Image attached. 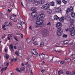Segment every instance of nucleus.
I'll return each instance as SVG.
<instances>
[{"mask_svg":"<svg viewBox=\"0 0 75 75\" xmlns=\"http://www.w3.org/2000/svg\"><path fill=\"white\" fill-rule=\"evenodd\" d=\"M44 3H45V0H33V4L34 6L43 4Z\"/></svg>","mask_w":75,"mask_h":75,"instance_id":"obj_1","label":"nucleus"},{"mask_svg":"<svg viewBox=\"0 0 75 75\" xmlns=\"http://www.w3.org/2000/svg\"><path fill=\"white\" fill-rule=\"evenodd\" d=\"M44 21L43 20H39L35 22V27L36 28H38L39 27H42L44 26V24L43 23Z\"/></svg>","mask_w":75,"mask_h":75,"instance_id":"obj_2","label":"nucleus"},{"mask_svg":"<svg viewBox=\"0 0 75 75\" xmlns=\"http://www.w3.org/2000/svg\"><path fill=\"white\" fill-rule=\"evenodd\" d=\"M50 7V4L48 3H47L46 4L43 5L41 7V8L42 10H48Z\"/></svg>","mask_w":75,"mask_h":75,"instance_id":"obj_3","label":"nucleus"},{"mask_svg":"<svg viewBox=\"0 0 75 75\" xmlns=\"http://www.w3.org/2000/svg\"><path fill=\"white\" fill-rule=\"evenodd\" d=\"M44 17H45V15H44V13H42L37 16L36 18V19L37 20H41L42 18H44Z\"/></svg>","mask_w":75,"mask_h":75,"instance_id":"obj_4","label":"nucleus"},{"mask_svg":"<svg viewBox=\"0 0 75 75\" xmlns=\"http://www.w3.org/2000/svg\"><path fill=\"white\" fill-rule=\"evenodd\" d=\"M62 32H63V30L62 29H58L57 31V35L59 36H61L62 34Z\"/></svg>","mask_w":75,"mask_h":75,"instance_id":"obj_5","label":"nucleus"},{"mask_svg":"<svg viewBox=\"0 0 75 75\" xmlns=\"http://www.w3.org/2000/svg\"><path fill=\"white\" fill-rule=\"evenodd\" d=\"M62 27V24L61 23L58 22L56 24V27L58 29H61V28Z\"/></svg>","mask_w":75,"mask_h":75,"instance_id":"obj_6","label":"nucleus"},{"mask_svg":"<svg viewBox=\"0 0 75 75\" xmlns=\"http://www.w3.org/2000/svg\"><path fill=\"white\" fill-rule=\"evenodd\" d=\"M57 11H55L57 13H62V9L61 7H59L57 8Z\"/></svg>","mask_w":75,"mask_h":75,"instance_id":"obj_7","label":"nucleus"},{"mask_svg":"<svg viewBox=\"0 0 75 75\" xmlns=\"http://www.w3.org/2000/svg\"><path fill=\"white\" fill-rule=\"evenodd\" d=\"M31 52L33 55H38V53L35 50H31Z\"/></svg>","mask_w":75,"mask_h":75,"instance_id":"obj_8","label":"nucleus"},{"mask_svg":"<svg viewBox=\"0 0 75 75\" xmlns=\"http://www.w3.org/2000/svg\"><path fill=\"white\" fill-rule=\"evenodd\" d=\"M5 24L6 26L8 27H11L12 26V24L11 23L9 22H6L5 23Z\"/></svg>","mask_w":75,"mask_h":75,"instance_id":"obj_9","label":"nucleus"},{"mask_svg":"<svg viewBox=\"0 0 75 75\" xmlns=\"http://www.w3.org/2000/svg\"><path fill=\"white\" fill-rule=\"evenodd\" d=\"M38 13L36 11L33 12L31 13V16H34L35 17H36L37 16Z\"/></svg>","mask_w":75,"mask_h":75,"instance_id":"obj_10","label":"nucleus"},{"mask_svg":"<svg viewBox=\"0 0 75 75\" xmlns=\"http://www.w3.org/2000/svg\"><path fill=\"white\" fill-rule=\"evenodd\" d=\"M74 25L73 24H71L69 26L70 30H74Z\"/></svg>","mask_w":75,"mask_h":75,"instance_id":"obj_11","label":"nucleus"},{"mask_svg":"<svg viewBox=\"0 0 75 75\" xmlns=\"http://www.w3.org/2000/svg\"><path fill=\"white\" fill-rule=\"evenodd\" d=\"M70 33L71 35V36H74L75 35V30H70Z\"/></svg>","mask_w":75,"mask_h":75,"instance_id":"obj_12","label":"nucleus"},{"mask_svg":"<svg viewBox=\"0 0 75 75\" xmlns=\"http://www.w3.org/2000/svg\"><path fill=\"white\" fill-rule=\"evenodd\" d=\"M38 55L40 57V58H41V59H44V57H45V55L44 54H39Z\"/></svg>","mask_w":75,"mask_h":75,"instance_id":"obj_13","label":"nucleus"},{"mask_svg":"<svg viewBox=\"0 0 75 75\" xmlns=\"http://www.w3.org/2000/svg\"><path fill=\"white\" fill-rule=\"evenodd\" d=\"M67 10H69L70 12L72 13L73 11L74 8L72 6H71L70 8H67Z\"/></svg>","mask_w":75,"mask_h":75,"instance_id":"obj_14","label":"nucleus"},{"mask_svg":"<svg viewBox=\"0 0 75 75\" xmlns=\"http://www.w3.org/2000/svg\"><path fill=\"white\" fill-rule=\"evenodd\" d=\"M65 19L67 21H69L70 19H71L70 16L68 15L66 16L65 17Z\"/></svg>","mask_w":75,"mask_h":75,"instance_id":"obj_15","label":"nucleus"},{"mask_svg":"<svg viewBox=\"0 0 75 75\" xmlns=\"http://www.w3.org/2000/svg\"><path fill=\"white\" fill-rule=\"evenodd\" d=\"M54 20H57L58 19H59V17L57 15H55L54 16Z\"/></svg>","mask_w":75,"mask_h":75,"instance_id":"obj_16","label":"nucleus"},{"mask_svg":"<svg viewBox=\"0 0 75 75\" xmlns=\"http://www.w3.org/2000/svg\"><path fill=\"white\" fill-rule=\"evenodd\" d=\"M47 12L48 14H51L52 13V10L50 9H49L47 11Z\"/></svg>","mask_w":75,"mask_h":75,"instance_id":"obj_17","label":"nucleus"},{"mask_svg":"<svg viewBox=\"0 0 75 75\" xmlns=\"http://www.w3.org/2000/svg\"><path fill=\"white\" fill-rule=\"evenodd\" d=\"M50 6H55V5L54 4H55V2H54V1H52L50 3Z\"/></svg>","mask_w":75,"mask_h":75,"instance_id":"obj_18","label":"nucleus"},{"mask_svg":"<svg viewBox=\"0 0 75 75\" xmlns=\"http://www.w3.org/2000/svg\"><path fill=\"white\" fill-rule=\"evenodd\" d=\"M71 16L73 18H75V13H71Z\"/></svg>","mask_w":75,"mask_h":75,"instance_id":"obj_19","label":"nucleus"},{"mask_svg":"<svg viewBox=\"0 0 75 75\" xmlns=\"http://www.w3.org/2000/svg\"><path fill=\"white\" fill-rule=\"evenodd\" d=\"M4 65L5 66L7 67L8 65H9V63L8 62H5L4 63Z\"/></svg>","mask_w":75,"mask_h":75,"instance_id":"obj_20","label":"nucleus"},{"mask_svg":"<svg viewBox=\"0 0 75 75\" xmlns=\"http://www.w3.org/2000/svg\"><path fill=\"white\" fill-rule=\"evenodd\" d=\"M57 4H59V5H60L61 4V0H56Z\"/></svg>","mask_w":75,"mask_h":75,"instance_id":"obj_21","label":"nucleus"},{"mask_svg":"<svg viewBox=\"0 0 75 75\" xmlns=\"http://www.w3.org/2000/svg\"><path fill=\"white\" fill-rule=\"evenodd\" d=\"M64 74L63 72V70H61L58 71V74L59 75H61V74Z\"/></svg>","mask_w":75,"mask_h":75,"instance_id":"obj_22","label":"nucleus"},{"mask_svg":"<svg viewBox=\"0 0 75 75\" xmlns=\"http://www.w3.org/2000/svg\"><path fill=\"white\" fill-rule=\"evenodd\" d=\"M74 21H75V20H74V19H70V23H71V24H73V23H74Z\"/></svg>","mask_w":75,"mask_h":75,"instance_id":"obj_23","label":"nucleus"},{"mask_svg":"<svg viewBox=\"0 0 75 75\" xmlns=\"http://www.w3.org/2000/svg\"><path fill=\"white\" fill-rule=\"evenodd\" d=\"M37 8L35 7H33L31 8V11H36V10H37Z\"/></svg>","mask_w":75,"mask_h":75,"instance_id":"obj_24","label":"nucleus"},{"mask_svg":"<svg viewBox=\"0 0 75 75\" xmlns=\"http://www.w3.org/2000/svg\"><path fill=\"white\" fill-rule=\"evenodd\" d=\"M64 17H62L61 18H60L59 19V21L60 22H62L64 20Z\"/></svg>","mask_w":75,"mask_h":75,"instance_id":"obj_25","label":"nucleus"},{"mask_svg":"<svg viewBox=\"0 0 75 75\" xmlns=\"http://www.w3.org/2000/svg\"><path fill=\"white\" fill-rule=\"evenodd\" d=\"M10 47H11V50L12 51H14V49H13V45L12 44H11L10 46Z\"/></svg>","mask_w":75,"mask_h":75,"instance_id":"obj_26","label":"nucleus"},{"mask_svg":"<svg viewBox=\"0 0 75 75\" xmlns=\"http://www.w3.org/2000/svg\"><path fill=\"white\" fill-rule=\"evenodd\" d=\"M21 26V25L20 23H19L17 24V27L19 28Z\"/></svg>","mask_w":75,"mask_h":75,"instance_id":"obj_27","label":"nucleus"},{"mask_svg":"<svg viewBox=\"0 0 75 75\" xmlns=\"http://www.w3.org/2000/svg\"><path fill=\"white\" fill-rule=\"evenodd\" d=\"M10 18L11 20H14V16L13 15H11Z\"/></svg>","mask_w":75,"mask_h":75,"instance_id":"obj_28","label":"nucleus"},{"mask_svg":"<svg viewBox=\"0 0 75 75\" xmlns=\"http://www.w3.org/2000/svg\"><path fill=\"white\" fill-rule=\"evenodd\" d=\"M44 46V42H41L40 45V47H43Z\"/></svg>","mask_w":75,"mask_h":75,"instance_id":"obj_29","label":"nucleus"},{"mask_svg":"<svg viewBox=\"0 0 75 75\" xmlns=\"http://www.w3.org/2000/svg\"><path fill=\"white\" fill-rule=\"evenodd\" d=\"M70 47L71 48H75V44H72L70 45Z\"/></svg>","mask_w":75,"mask_h":75,"instance_id":"obj_30","label":"nucleus"},{"mask_svg":"<svg viewBox=\"0 0 75 75\" xmlns=\"http://www.w3.org/2000/svg\"><path fill=\"white\" fill-rule=\"evenodd\" d=\"M71 58H73L74 59V58H75V55L74 54L70 56Z\"/></svg>","mask_w":75,"mask_h":75,"instance_id":"obj_31","label":"nucleus"},{"mask_svg":"<svg viewBox=\"0 0 75 75\" xmlns=\"http://www.w3.org/2000/svg\"><path fill=\"white\" fill-rule=\"evenodd\" d=\"M26 41L28 43H30V42H31V40L30 39H27L26 40Z\"/></svg>","mask_w":75,"mask_h":75,"instance_id":"obj_32","label":"nucleus"},{"mask_svg":"<svg viewBox=\"0 0 75 75\" xmlns=\"http://www.w3.org/2000/svg\"><path fill=\"white\" fill-rule=\"evenodd\" d=\"M9 57V56H8V55L7 54H6V55L5 56V58H6V59H8Z\"/></svg>","mask_w":75,"mask_h":75,"instance_id":"obj_33","label":"nucleus"},{"mask_svg":"<svg viewBox=\"0 0 75 75\" xmlns=\"http://www.w3.org/2000/svg\"><path fill=\"white\" fill-rule=\"evenodd\" d=\"M28 3H30L33 1V0H25Z\"/></svg>","mask_w":75,"mask_h":75,"instance_id":"obj_34","label":"nucleus"},{"mask_svg":"<svg viewBox=\"0 0 75 75\" xmlns=\"http://www.w3.org/2000/svg\"><path fill=\"white\" fill-rule=\"evenodd\" d=\"M62 2L64 4H66L67 3V1L65 0H63L62 1Z\"/></svg>","mask_w":75,"mask_h":75,"instance_id":"obj_35","label":"nucleus"},{"mask_svg":"<svg viewBox=\"0 0 75 75\" xmlns=\"http://www.w3.org/2000/svg\"><path fill=\"white\" fill-rule=\"evenodd\" d=\"M4 50L5 52H7V51H8L7 47H6L5 48Z\"/></svg>","mask_w":75,"mask_h":75,"instance_id":"obj_36","label":"nucleus"},{"mask_svg":"<svg viewBox=\"0 0 75 75\" xmlns=\"http://www.w3.org/2000/svg\"><path fill=\"white\" fill-rule=\"evenodd\" d=\"M21 70L22 71H24V70H25V67H21V68H20Z\"/></svg>","mask_w":75,"mask_h":75,"instance_id":"obj_37","label":"nucleus"},{"mask_svg":"<svg viewBox=\"0 0 75 75\" xmlns=\"http://www.w3.org/2000/svg\"><path fill=\"white\" fill-rule=\"evenodd\" d=\"M47 34H48V33L44 32V35H44V36H45V37H46V36H47L48 35H47Z\"/></svg>","mask_w":75,"mask_h":75,"instance_id":"obj_38","label":"nucleus"},{"mask_svg":"<svg viewBox=\"0 0 75 75\" xmlns=\"http://www.w3.org/2000/svg\"><path fill=\"white\" fill-rule=\"evenodd\" d=\"M64 44H67L68 43V40H66L64 42Z\"/></svg>","mask_w":75,"mask_h":75,"instance_id":"obj_39","label":"nucleus"},{"mask_svg":"<svg viewBox=\"0 0 75 75\" xmlns=\"http://www.w3.org/2000/svg\"><path fill=\"white\" fill-rule=\"evenodd\" d=\"M34 44H35V45H38V42H37V41H35L34 42Z\"/></svg>","mask_w":75,"mask_h":75,"instance_id":"obj_40","label":"nucleus"},{"mask_svg":"<svg viewBox=\"0 0 75 75\" xmlns=\"http://www.w3.org/2000/svg\"><path fill=\"white\" fill-rule=\"evenodd\" d=\"M60 63L61 64H64L65 63V62L63 61H61L60 62Z\"/></svg>","mask_w":75,"mask_h":75,"instance_id":"obj_41","label":"nucleus"},{"mask_svg":"<svg viewBox=\"0 0 75 75\" xmlns=\"http://www.w3.org/2000/svg\"><path fill=\"white\" fill-rule=\"evenodd\" d=\"M16 71L18 72H20V70L18 68H16Z\"/></svg>","mask_w":75,"mask_h":75,"instance_id":"obj_42","label":"nucleus"},{"mask_svg":"<svg viewBox=\"0 0 75 75\" xmlns=\"http://www.w3.org/2000/svg\"><path fill=\"white\" fill-rule=\"evenodd\" d=\"M13 59V61H17V58Z\"/></svg>","mask_w":75,"mask_h":75,"instance_id":"obj_43","label":"nucleus"},{"mask_svg":"<svg viewBox=\"0 0 75 75\" xmlns=\"http://www.w3.org/2000/svg\"><path fill=\"white\" fill-rule=\"evenodd\" d=\"M63 37H64V38H66V37H67V35L64 34L63 35Z\"/></svg>","mask_w":75,"mask_h":75,"instance_id":"obj_44","label":"nucleus"},{"mask_svg":"<svg viewBox=\"0 0 75 75\" xmlns=\"http://www.w3.org/2000/svg\"><path fill=\"white\" fill-rule=\"evenodd\" d=\"M15 54H16V55H17V56H18L19 54H18V52L16 51L15 52Z\"/></svg>","mask_w":75,"mask_h":75,"instance_id":"obj_45","label":"nucleus"},{"mask_svg":"<svg viewBox=\"0 0 75 75\" xmlns=\"http://www.w3.org/2000/svg\"><path fill=\"white\" fill-rule=\"evenodd\" d=\"M66 74H67V75H69V74H71V72L67 71L66 72Z\"/></svg>","mask_w":75,"mask_h":75,"instance_id":"obj_46","label":"nucleus"},{"mask_svg":"<svg viewBox=\"0 0 75 75\" xmlns=\"http://www.w3.org/2000/svg\"><path fill=\"white\" fill-rule=\"evenodd\" d=\"M3 71H4V69H3V68L2 69L1 71V74H3Z\"/></svg>","mask_w":75,"mask_h":75,"instance_id":"obj_47","label":"nucleus"},{"mask_svg":"<svg viewBox=\"0 0 75 75\" xmlns=\"http://www.w3.org/2000/svg\"><path fill=\"white\" fill-rule=\"evenodd\" d=\"M55 51L57 52H59V53H60L61 52V50H55Z\"/></svg>","mask_w":75,"mask_h":75,"instance_id":"obj_48","label":"nucleus"},{"mask_svg":"<svg viewBox=\"0 0 75 75\" xmlns=\"http://www.w3.org/2000/svg\"><path fill=\"white\" fill-rule=\"evenodd\" d=\"M35 40V37H34L32 38V40L33 41H34Z\"/></svg>","mask_w":75,"mask_h":75,"instance_id":"obj_49","label":"nucleus"},{"mask_svg":"<svg viewBox=\"0 0 75 75\" xmlns=\"http://www.w3.org/2000/svg\"><path fill=\"white\" fill-rule=\"evenodd\" d=\"M54 57H52V59L50 60V62H52V61L53 60V59H54Z\"/></svg>","mask_w":75,"mask_h":75,"instance_id":"obj_50","label":"nucleus"},{"mask_svg":"<svg viewBox=\"0 0 75 75\" xmlns=\"http://www.w3.org/2000/svg\"><path fill=\"white\" fill-rule=\"evenodd\" d=\"M67 62H70V61H71V59H67Z\"/></svg>","mask_w":75,"mask_h":75,"instance_id":"obj_51","label":"nucleus"},{"mask_svg":"<svg viewBox=\"0 0 75 75\" xmlns=\"http://www.w3.org/2000/svg\"><path fill=\"white\" fill-rule=\"evenodd\" d=\"M69 12V10H68L67 9V10L66 11V14H68Z\"/></svg>","mask_w":75,"mask_h":75,"instance_id":"obj_52","label":"nucleus"},{"mask_svg":"<svg viewBox=\"0 0 75 75\" xmlns=\"http://www.w3.org/2000/svg\"><path fill=\"white\" fill-rule=\"evenodd\" d=\"M14 39L16 41H18V39L17 38H15Z\"/></svg>","mask_w":75,"mask_h":75,"instance_id":"obj_53","label":"nucleus"},{"mask_svg":"<svg viewBox=\"0 0 75 75\" xmlns=\"http://www.w3.org/2000/svg\"><path fill=\"white\" fill-rule=\"evenodd\" d=\"M13 59H11L10 61V63L11 64V63H12L13 62Z\"/></svg>","mask_w":75,"mask_h":75,"instance_id":"obj_54","label":"nucleus"},{"mask_svg":"<svg viewBox=\"0 0 75 75\" xmlns=\"http://www.w3.org/2000/svg\"><path fill=\"white\" fill-rule=\"evenodd\" d=\"M47 25H49L50 26L51 25V23L50 22H49L47 23Z\"/></svg>","mask_w":75,"mask_h":75,"instance_id":"obj_55","label":"nucleus"},{"mask_svg":"<svg viewBox=\"0 0 75 75\" xmlns=\"http://www.w3.org/2000/svg\"><path fill=\"white\" fill-rule=\"evenodd\" d=\"M11 11H12V10L11 9L10 10V9H8V12H9V13L11 12Z\"/></svg>","mask_w":75,"mask_h":75,"instance_id":"obj_56","label":"nucleus"},{"mask_svg":"<svg viewBox=\"0 0 75 75\" xmlns=\"http://www.w3.org/2000/svg\"><path fill=\"white\" fill-rule=\"evenodd\" d=\"M5 25H3L2 26V28H4V27H5Z\"/></svg>","mask_w":75,"mask_h":75,"instance_id":"obj_57","label":"nucleus"},{"mask_svg":"<svg viewBox=\"0 0 75 75\" xmlns=\"http://www.w3.org/2000/svg\"><path fill=\"white\" fill-rule=\"evenodd\" d=\"M28 64V62H27L25 64V65H27Z\"/></svg>","mask_w":75,"mask_h":75,"instance_id":"obj_58","label":"nucleus"},{"mask_svg":"<svg viewBox=\"0 0 75 75\" xmlns=\"http://www.w3.org/2000/svg\"><path fill=\"white\" fill-rule=\"evenodd\" d=\"M13 48L15 49V50H16V46H14L13 47Z\"/></svg>","mask_w":75,"mask_h":75,"instance_id":"obj_59","label":"nucleus"},{"mask_svg":"<svg viewBox=\"0 0 75 75\" xmlns=\"http://www.w3.org/2000/svg\"><path fill=\"white\" fill-rule=\"evenodd\" d=\"M21 23L22 24H25V23L23 21L21 22Z\"/></svg>","mask_w":75,"mask_h":75,"instance_id":"obj_60","label":"nucleus"},{"mask_svg":"<svg viewBox=\"0 0 75 75\" xmlns=\"http://www.w3.org/2000/svg\"><path fill=\"white\" fill-rule=\"evenodd\" d=\"M45 71V70H42L41 71V72H42V73H43Z\"/></svg>","mask_w":75,"mask_h":75,"instance_id":"obj_61","label":"nucleus"},{"mask_svg":"<svg viewBox=\"0 0 75 75\" xmlns=\"http://www.w3.org/2000/svg\"><path fill=\"white\" fill-rule=\"evenodd\" d=\"M6 37V35H5L4 36H2V38L3 39L4 38H5Z\"/></svg>","mask_w":75,"mask_h":75,"instance_id":"obj_62","label":"nucleus"},{"mask_svg":"<svg viewBox=\"0 0 75 75\" xmlns=\"http://www.w3.org/2000/svg\"><path fill=\"white\" fill-rule=\"evenodd\" d=\"M7 68V67H4V68H3V69L4 71H5L6 69Z\"/></svg>","mask_w":75,"mask_h":75,"instance_id":"obj_63","label":"nucleus"},{"mask_svg":"<svg viewBox=\"0 0 75 75\" xmlns=\"http://www.w3.org/2000/svg\"><path fill=\"white\" fill-rule=\"evenodd\" d=\"M27 69L28 70V69H30V67H27Z\"/></svg>","mask_w":75,"mask_h":75,"instance_id":"obj_64","label":"nucleus"}]
</instances>
